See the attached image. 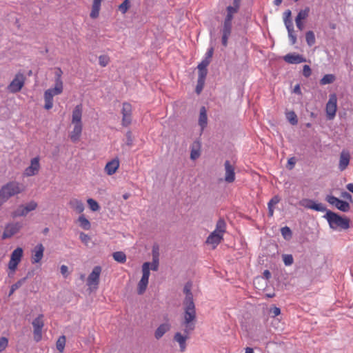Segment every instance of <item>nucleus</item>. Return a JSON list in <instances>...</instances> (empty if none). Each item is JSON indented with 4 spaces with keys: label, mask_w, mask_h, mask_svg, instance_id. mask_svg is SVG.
<instances>
[{
    "label": "nucleus",
    "mask_w": 353,
    "mask_h": 353,
    "mask_svg": "<svg viewBox=\"0 0 353 353\" xmlns=\"http://www.w3.org/2000/svg\"><path fill=\"white\" fill-rule=\"evenodd\" d=\"M282 257L284 264L287 266L291 265L294 262L293 256L291 254H283Z\"/></svg>",
    "instance_id": "49"
},
{
    "label": "nucleus",
    "mask_w": 353,
    "mask_h": 353,
    "mask_svg": "<svg viewBox=\"0 0 353 353\" xmlns=\"http://www.w3.org/2000/svg\"><path fill=\"white\" fill-rule=\"evenodd\" d=\"M65 345V336L62 335L61 336L56 343L57 349L60 352H62L64 350Z\"/></svg>",
    "instance_id": "42"
},
{
    "label": "nucleus",
    "mask_w": 353,
    "mask_h": 353,
    "mask_svg": "<svg viewBox=\"0 0 353 353\" xmlns=\"http://www.w3.org/2000/svg\"><path fill=\"white\" fill-rule=\"evenodd\" d=\"M337 97L335 94L330 95L329 100L326 104V115L328 120H332L335 115L337 109Z\"/></svg>",
    "instance_id": "6"
},
{
    "label": "nucleus",
    "mask_w": 353,
    "mask_h": 353,
    "mask_svg": "<svg viewBox=\"0 0 353 353\" xmlns=\"http://www.w3.org/2000/svg\"><path fill=\"white\" fill-rule=\"evenodd\" d=\"M292 94L294 95V102L299 103L301 101V97L302 95L301 90H292Z\"/></svg>",
    "instance_id": "51"
},
{
    "label": "nucleus",
    "mask_w": 353,
    "mask_h": 353,
    "mask_svg": "<svg viewBox=\"0 0 353 353\" xmlns=\"http://www.w3.org/2000/svg\"><path fill=\"white\" fill-rule=\"evenodd\" d=\"M288 33V37L292 45H294L296 42V36L294 34V26L286 27Z\"/></svg>",
    "instance_id": "38"
},
{
    "label": "nucleus",
    "mask_w": 353,
    "mask_h": 353,
    "mask_svg": "<svg viewBox=\"0 0 353 353\" xmlns=\"http://www.w3.org/2000/svg\"><path fill=\"white\" fill-rule=\"evenodd\" d=\"M87 202L92 211L96 212L99 210L100 206L95 200L89 199H88Z\"/></svg>",
    "instance_id": "47"
},
{
    "label": "nucleus",
    "mask_w": 353,
    "mask_h": 353,
    "mask_svg": "<svg viewBox=\"0 0 353 353\" xmlns=\"http://www.w3.org/2000/svg\"><path fill=\"white\" fill-rule=\"evenodd\" d=\"M82 108L80 105H77L72 112V123L73 124H81Z\"/></svg>",
    "instance_id": "22"
},
{
    "label": "nucleus",
    "mask_w": 353,
    "mask_h": 353,
    "mask_svg": "<svg viewBox=\"0 0 353 353\" xmlns=\"http://www.w3.org/2000/svg\"><path fill=\"white\" fill-rule=\"evenodd\" d=\"M19 263V262H18L17 261L10 259L8 263V268L10 269V270L14 272L16 270Z\"/></svg>",
    "instance_id": "54"
},
{
    "label": "nucleus",
    "mask_w": 353,
    "mask_h": 353,
    "mask_svg": "<svg viewBox=\"0 0 353 353\" xmlns=\"http://www.w3.org/2000/svg\"><path fill=\"white\" fill-rule=\"evenodd\" d=\"M214 52V48L212 47L210 48L205 53V57L204 59H207L210 61V59L212 58Z\"/></svg>",
    "instance_id": "63"
},
{
    "label": "nucleus",
    "mask_w": 353,
    "mask_h": 353,
    "mask_svg": "<svg viewBox=\"0 0 353 353\" xmlns=\"http://www.w3.org/2000/svg\"><path fill=\"white\" fill-rule=\"evenodd\" d=\"M122 114V125L123 126H128L131 123L132 121V105L129 103L125 102L123 103L121 110Z\"/></svg>",
    "instance_id": "10"
},
{
    "label": "nucleus",
    "mask_w": 353,
    "mask_h": 353,
    "mask_svg": "<svg viewBox=\"0 0 353 353\" xmlns=\"http://www.w3.org/2000/svg\"><path fill=\"white\" fill-rule=\"evenodd\" d=\"M225 167V181L227 183H232L235 180L234 167L231 164L230 161L227 160L224 163Z\"/></svg>",
    "instance_id": "13"
},
{
    "label": "nucleus",
    "mask_w": 353,
    "mask_h": 353,
    "mask_svg": "<svg viewBox=\"0 0 353 353\" xmlns=\"http://www.w3.org/2000/svg\"><path fill=\"white\" fill-rule=\"evenodd\" d=\"M28 214L24 205H20L13 213L14 216H24Z\"/></svg>",
    "instance_id": "44"
},
{
    "label": "nucleus",
    "mask_w": 353,
    "mask_h": 353,
    "mask_svg": "<svg viewBox=\"0 0 353 353\" xmlns=\"http://www.w3.org/2000/svg\"><path fill=\"white\" fill-rule=\"evenodd\" d=\"M335 80L336 77L334 74H328L323 76V77L320 81V83L321 85H325L333 83Z\"/></svg>",
    "instance_id": "31"
},
{
    "label": "nucleus",
    "mask_w": 353,
    "mask_h": 353,
    "mask_svg": "<svg viewBox=\"0 0 353 353\" xmlns=\"http://www.w3.org/2000/svg\"><path fill=\"white\" fill-rule=\"evenodd\" d=\"M8 344V340L6 337H1L0 338V352H3Z\"/></svg>",
    "instance_id": "56"
},
{
    "label": "nucleus",
    "mask_w": 353,
    "mask_h": 353,
    "mask_svg": "<svg viewBox=\"0 0 353 353\" xmlns=\"http://www.w3.org/2000/svg\"><path fill=\"white\" fill-rule=\"evenodd\" d=\"M222 239L223 237L220 235L211 233L207 238L206 243L212 245V248L214 249L221 243Z\"/></svg>",
    "instance_id": "23"
},
{
    "label": "nucleus",
    "mask_w": 353,
    "mask_h": 353,
    "mask_svg": "<svg viewBox=\"0 0 353 353\" xmlns=\"http://www.w3.org/2000/svg\"><path fill=\"white\" fill-rule=\"evenodd\" d=\"M350 154L347 152L342 151L340 154V159H339V169L341 171L345 170L350 163Z\"/></svg>",
    "instance_id": "18"
},
{
    "label": "nucleus",
    "mask_w": 353,
    "mask_h": 353,
    "mask_svg": "<svg viewBox=\"0 0 353 353\" xmlns=\"http://www.w3.org/2000/svg\"><path fill=\"white\" fill-rule=\"evenodd\" d=\"M101 6L92 4L90 17L95 19L99 16Z\"/></svg>",
    "instance_id": "48"
},
{
    "label": "nucleus",
    "mask_w": 353,
    "mask_h": 353,
    "mask_svg": "<svg viewBox=\"0 0 353 353\" xmlns=\"http://www.w3.org/2000/svg\"><path fill=\"white\" fill-rule=\"evenodd\" d=\"M281 233L285 240H289L292 237V231L290 228L288 226L282 228L281 229Z\"/></svg>",
    "instance_id": "45"
},
{
    "label": "nucleus",
    "mask_w": 353,
    "mask_h": 353,
    "mask_svg": "<svg viewBox=\"0 0 353 353\" xmlns=\"http://www.w3.org/2000/svg\"><path fill=\"white\" fill-rule=\"evenodd\" d=\"M26 79V77L23 73H17L8 88H22L24 85Z\"/></svg>",
    "instance_id": "14"
},
{
    "label": "nucleus",
    "mask_w": 353,
    "mask_h": 353,
    "mask_svg": "<svg viewBox=\"0 0 353 353\" xmlns=\"http://www.w3.org/2000/svg\"><path fill=\"white\" fill-rule=\"evenodd\" d=\"M184 305V332L187 334L193 331L195 328L196 309L194 303H183Z\"/></svg>",
    "instance_id": "4"
},
{
    "label": "nucleus",
    "mask_w": 353,
    "mask_h": 353,
    "mask_svg": "<svg viewBox=\"0 0 353 353\" xmlns=\"http://www.w3.org/2000/svg\"><path fill=\"white\" fill-rule=\"evenodd\" d=\"M125 144L128 145V146H132V143H133V137H132V132L130 131H128L127 132L126 134H125Z\"/></svg>",
    "instance_id": "55"
},
{
    "label": "nucleus",
    "mask_w": 353,
    "mask_h": 353,
    "mask_svg": "<svg viewBox=\"0 0 353 353\" xmlns=\"http://www.w3.org/2000/svg\"><path fill=\"white\" fill-rule=\"evenodd\" d=\"M210 61L207 59H203L202 61L198 65L199 78L196 88H203L204 85L205 78L207 75V67Z\"/></svg>",
    "instance_id": "7"
},
{
    "label": "nucleus",
    "mask_w": 353,
    "mask_h": 353,
    "mask_svg": "<svg viewBox=\"0 0 353 353\" xmlns=\"http://www.w3.org/2000/svg\"><path fill=\"white\" fill-rule=\"evenodd\" d=\"M341 196L343 199H344L345 200H346V201H350V202H352V195H351L349 192H345V191L342 192H341Z\"/></svg>",
    "instance_id": "61"
},
{
    "label": "nucleus",
    "mask_w": 353,
    "mask_h": 353,
    "mask_svg": "<svg viewBox=\"0 0 353 353\" xmlns=\"http://www.w3.org/2000/svg\"><path fill=\"white\" fill-rule=\"evenodd\" d=\"M101 272L100 266H95L92 272L88 277L87 283L88 285H98L99 281V276Z\"/></svg>",
    "instance_id": "15"
},
{
    "label": "nucleus",
    "mask_w": 353,
    "mask_h": 353,
    "mask_svg": "<svg viewBox=\"0 0 353 353\" xmlns=\"http://www.w3.org/2000/svg\"><path fill=\"white\" fill-rule=\"evenodd\" d=\"M312 74V70L308 65H305L303 68V75L305 77H309Z\"/></svg>",
    "instance_id": "58"
},
{
    "label": "nucleus",
    "mask_w": 353,
    "mask_h": 353,
    "mask_svg": "<svg viewBox=\"0 0 353 353\" xmlns=\"http://www.w3.org/2000/svg\"><path fill=\"white\" fill-rule=\"evenodd\" d=\"M297 28L302 31L304 29V24L302 21H295Z\"/></svg>",
    "instance_id": "64"
},
{
    "label": "nucleus",
    "mask_w": 353,
    "mask_h": 353,
    "mask_svg": "<svg viewBox=\"0 0 353 353\" xmlns=\"http://www.w3.org/2000/svg\"><path fill=\"white\" fill-rule=\"evenodd\" d=\"M23 255V250L21 248H16L11 254L10 259H14L18 262L21 261V259Z\"/></svg>",
    "instance_id": "34"
},
{
    "label": "nucleus",
    "mask_w": 353,
    "mask_h": 353,
    "mask_svg": "<svg viewBox=\"0 0 353 353\" xmlns=\"http://www.w3.org/2000/svg\"><path fill=\"white\" fill-rule=\"evenodd\" d=\"M188 339L187 336H183L180 332H176L174 336V339L176 342L179 343L180 346V350L181 352L185 351L186 347V340Z\"/></svg>",
    "instance_id": "27"
},
{
    "label": "nucleus",
    "mask_w": 353,
    "mask_h": 353,
    "mask_svg": "<svg viewBox=\"0 0 353 353\" xmlns=\"http://www.w3.org/2000/svg\"><path fill=\"white\" fill-rule=\"evenodd\" d=\"M82 132V124H74V129L70 133V139L72 142H77Z\"/></svg>",
    "instance_id": "24"
},
{
    "label": "nucleus",
    "mask_w": 353,
    "mask_h": 353,
    "mask_svg": "<svg viewBox=\"0 0 353 353\" xmlns=\"http://www.w3.org/2000/svg\"><path fill=\"white\" fill-rule=\"evenodd\" d=\"M40 168L39 157H34L31 160L30 165L24 170V175L31 176L35 175Z\"/></svg>",
    "instance_id": "12"
},
{
    "label": "nucleus",
    "mask_w": 353,
    "mask_h": 353,
    "mask_svg": "<svg viewBox=\"0 0 353 353\" xmlns=\"http://www.w3.org/2000/svg\"><path fill=\"white\" fill-rule=\"evenodd\" d=\"M216 228L217 230L224 234L226 229V223L223 219H219L216 224Z\"/></svg>",
    "instance_id": "46"
},
{
    "label": "nucleus",
    "mask_w": 353,
    "mask_h": 353,
    "mask_svg": "<svg viewBox=\"0 0 353 353\" xmlns=\"http://www.w3.org/2000/svg\"><path fill=\"white\" fill-rule=\"evenodd\" d=\"M63 90H46L44 94L45 105L46 110H50L53 106V97L59 95Z\"/></svg>",
    "instance_id": "11"
},
{
    "label": "nucleus",
    "mask_w": 353,
    "mask_h": 353,
    "mask_svg": "<svg viewBox=\"0 0 353 353\" xmlns=\"http://www.w3.org/2000/svg\"><path fill=\"white\" fill-rule=\"evenodd\" d=\"M28 276L23 277L21 279H19L17 283L12 285L10 290L9 295H11L14 293V291H16L17 289H19L26 281Z\"/></svg>",
    "instance_id": "35"
},
{
    "label": "nucleus",
    "mask_w": 353,
    "mask_h": 353,
    "mask_svg": "<svg viewBox=\"0 0 353 353\" xmlns=\"http://www.w3.org/2000/svg\"><path fill=\"white\" fill-rule=\"evenodd\" d=\"M299 204L305 208L314 210L317 212H325L326 210V208L323 205V204L321 203H316L312 199H302L299 202Z\"/></svg>",
    "instance_id": "9"
},
{
    "label": "nucleus",
    "mask_w": 353,
    "mask_h": 353,
    "mask_svg": "<svg viewBox=\"0 0 353 353\" xmlns=\"http://www.w3.org/2000/svg\"><path fill=\"white\" fill-rule=\"evenodd\" d=\"M280 199L279 196H274L270 201L268 202V215L270 216H272L274 214V205L277 204L279 202Z\"/></svg>",
    "instance_id": "30"
},
{
    "label": "nucleus",
    "mask_w": 353,
    "mask_h": 353,
    "mask_svg": "<svg viewBox=\"0 0 353 353\" xmlns=\"http://www.w3.org/2000/svg\"><path fill=\"white\" fill-rule=\"evenodd\" d=\"M171 328V325L169 323H164L161 324L154 332V337L156 339H160L166 332Z\"/></svg>",
    "instance_id": "19"
},
{
    "label": "nucleus",
    "mask_w": 353,
    "mask_h": 353,
    "mask_svg": "<svg viewBox=\"0 0 353 353\" xmlns=\"http://www.w3.org/2000/svg\"><path fill=\"white\" fill-rule=\"evenodd\" d=\"M23 190V185L14 181L3 185L0 190V206L10 197L21 193Z\"/></svg>",
    "instance_id": "3"
},
{
    "label": "nucleus",
    "mask_w": 353,
    "mask_h": 353,
    "mask_svg": "<svg viewBox=\"0 0 353 353\" xmlns=\"http://www.w3.org/2000/svg\"><path fill=\"white\" fill-rule=\"evenodd\" d=\"M192 283L191 282H187L183 288V292L185 294V297L183 301V303H193V294L191 292Z\"/></svg>",
    "instance_id": "20"
},
{
    "label": "nucleus",
    "mask_w": 353,
    "mask_h": 353,
    "mask_svg": "<svg viewBox=\"0 0 353 353\" xmlns=\"http://www.w3.org/2000/svg\"><path fill=\"white\" fill-rule=\"evenodd\" d=\"M129 8V1L128 0H124L123 2L120 4L119 6V10L123 13L125 14L127 10Z\"/></svg>",
    "instance_id": "53"
},
{
    "label": "nucleus",
    "mask_w": 353,
    "mask_h": 353,
    "mask_svg": "<svg viewBox=\"0 0 353 353\" xmlns=\"http://www.w3.org/2000/svg\"><path fill=\"white\" fill-rule=\"evenodd\" d=\"M292 12L290 10H286L283 14V22L285 27H290L293 26L292 21L291 19Z\"/></svg>",
    "instance_id": "37"
},
{
    "label": "nucleus",
    "mask_w": 353,
    "mask_h": 353,
    "mask_svg": "<svg viewBox=\"0 0 353 353\" xmlns=\"http://www.w3.org/2000/svg\"><path fill=\"white\" fill-rule=\"evenodd\" d=\"M71 208L78 213H81L84 210V204L80 200L77 199H71L69 202Z\"/></svg>",
    "instance_id": "26"
},
{
    "label": "nucleus",
    "mask_w": 353,
    "mask_h": 353,
    "mask_svg": "<svg viewBox=\"0 0 353 353\" xmlns=\"http://www.w3.org/2000/svg\"><path fill=\"white\" fill-rule=\"evenodd\" d=\"M305 40L309 46H312L316 42L314 33L311 30L307 31L305 34Z\"/></svg>",
    "instance_id": "36"
},
{
    "label": "nucleus",
    "mask_w": 353,
    "mask_h": 353,
    "mask_svg": "<svg viewBox=\"0 0 353 353\" xmlns=\"http://www.w3.org/2000/svg\"><path fill=\"white\" fill-rule=\"evenodd\" d=\"M283 59L285 62L290 64H297L306 61V59L303 56L292 53L285 55Z\"/></svg>",
    "instance_id": "17"
},
{
    "label": "nucleus",
    "mask_w": 353,
    "mask_h": 353,
    "mask_svg": "<svg viewBox=\"0 0 353 353\" xmlns=\"http://www.w3.org/2000/svg\"><path fill=\"white\" fill-rule=\"evenodd\" d=\"M119 166V160L117 159H112L106 164L105 167V171L108 175H112L116 172Z\"/></svg>",
    "instance_id": "21"
},
{
    "label": "nucleus",
    "mask_w": 353,
    "mask_h": 353,
    "mask_svg": "<svg viewBox=\"0 0 353 353\" xmlns=\"http://www.w3.org/2000/svg\"><path fill=\"white\" fill-rule=\"evenodd\" d=\"M79 238H80L81 241L83 243H84L85 244H86V245H87V244L89 243V241H90V237L88 234H85V233H83V232H81V233H80Z\"/></svg>",
    "instance_id": "59"
},
{
    "label": "nucleus",
    "mask_w": 353,
    "mask_h": 353,
    "mask_svg": "<svg viewBox=\"0 0 353 353\" xmlns=\"http://www.w3.org/2000/svg\"><path fill=\"white\" fill-rule=\"evenodd\" d=\"M112 257L118 263H124L126 261V255L123 252L117 251L112 254Z\"/></svg>",
    "instance_id": "29"
},
{
    "label": "nucleus",
    "mask_w": 353,
    "mask_h": 353,
    "mask_svg": "<svg viewBox=\"0 0 353 353\" xmlns=\"http://www.w3.org/2000/svg\"><path fill=\"white\" fill-rule=\"evenodd\" d=\"M150 263L145 262L142 265V278L149 279Z\"/></svg>",
    "instance_id": "43"
},
{
    "label": "nucleus",
    "mask_w": 353,
    "mask_h": 353,
    "mask_svg": "<svg viewBox=\"0 0 353 353\" xmlns=\"http://www.w3.org/2000/svg\"><path fill=\"white\" fill-rule=\"evenodd\" d=\"M44 247L42 244L37 245L33 251L32 256V263H39L43 256Z\"/></svg>",
    "instance_id": "16"
},
{
    "label": "nucleus",
    "mask_w": 353,
    "mask_h": 353,
    "mask_svg": "<svg viewBox=\"0 0 353 353\" xmlns=\"http://www.w3.org/2000/svg\"><path fill=\"white\" fill-rule=\"evenodd\" d=\"M270 312L271 314L273 315V316H276L280 314L281 310L279 307L274 306V307L270 308Z\"/></svg>",
    "instance_id": "62"
},
{
    "label": "nucleus",
    "mask_w": 353,
    "mask_h": 353,
    "mask_svg": "<svg viewBox=\"0 0 353 353\" xmlns=\"http://www.w3.org/2000/svg\"><path fill=\"white\" fill-rule=\"evenodd\" d=\"M110 61V59L106 55H101L99 57V63L102 67H105Z\"/></svg>",
    "instance_id": "50"
},
{
    "label": "nucleus",
    "mask_w": 353,
    "mask_h": 353,
    "mask_svg": "<svg viewBox=\"0 0 353 353\" xmlns=\"http://www.w3.org/2000/svg\"><path fill=\"white\" fill-rule=\"evenodd\" d=\"M285 116L287 120L290 124L294 125L298 123L297 116L294 111L286 112Z\"/></svg>",
    "instance_id": "32"
},
{
    "label": "nucleus",
    "mask_w": 353,
    "mask_h": 353,
    "mask_svg": "<svg viewBox=\"0 0 353 353\" xmlns=\"http://www.w3.org/2000/svg\"><path fill=\"white\" fill-rule=\"evenodd\" d=\"M150 268L153 271H157L159 268V258L155 255L152 258V261L150 263Z\"/></svg>",
    "instance_id": "52"
},
{
    "label": "nucleus",
    "mask_w": 353,
    "mask_h": 353,
    "mask_svg": "<svg viewBox=\"0 0 353 353\" xmlns=\"http://www.w3.org/2000/svg\"><path fill=\"white\" fill-rule=\"evenodd\" d=\"M19 230V227L17 225H8L6 231L3 234V239L10 238L12 235H14Z\"/></svg>",
    "instance_id": "28"
},
{
    "label": "nucleus",
    "mask_w": 353,
    "mask_h": 353,
    "mask_svg": "<svg viewBox=\"0 0 353 353\" xmlns=\"http://www.w3.org/2000/svg\"><path fill=\"white\" fill-rule=\"evenodd\" d=\"M208 123L207 111L204 106H202L200 109L199 125L201 129L203 130Z\"/></svg>",
    "instance_id": "25"
},
{
    "label": "nucleus",
    "mask_w": 353,
    "mask_h": 353,
    "mask_svg": "<svg viewBox=\"0 0 353 353\" xmlns=\"http://www.w3.org/2000/svg\"><path fill=\"white\" fill-rule=\"evenodd\" d=\"M200 156V152L199 150H196L194 148H192L191 152H190V158L193 160L199 158Z\"/></svg>",
    "instance_id": "60"
},
{
    "label": "nucleus",
    "mask_w": 353,
    "mask_h": 353,
    "mask_svg": "<svg viewBox=\"0 0 353 353\" xmlns=\"http://www.w3.org/2000/svg\"><path fill=\"white\" fill-rule=\"evenodd\" d=\"M79 222L80 223V226L83 229L89 230L90 228V221L83 215L79 217Z\"/></svg>",
    "instance_id": "41"
},
{
    "label": "nucleus",
    "mask_w": 353,
    "mask_h": 353,
    "mask_svg": "<svg viewBox=\"0 0 353 353\" xmlns=\"http://www.w3.org/2000/svg\"><path fill=\"white\" fill-rule=\"evenodd\" d=\"M325 201L343 212H347L350 210V205L347 201L341 200L333 195H327Z\"/></svg>",
    "instance_id": "5"
},
{
    "label": "nucleus",
    "mask_w": 353,
    "mask_h": 353,
    "mask_svg": "<svg viewBox=\"0 0 353 353\" xmlns=\"http://www.w3.org/2000/svg\"><path fill=\"white\" fill-rule=\"evenodd\" d=\"M309 12V8H305V9L300 10L296 17L295 21H303L305 19L308 17Z\"/></svg>",
    "instance_id": "39"
},
{
    "label": "nucleus",
    "mask_w": 353,
    "mask_h": 353,
    "mask_svg": "<svg viewBox=\"0 0 353 353\" xmlns=\"http://www.w3.org/2000/svg\"><path fill=\"white\" fill-rule=\"evenodd\" d=\"M24 207L26 209V210L28 212H30L36 209V208L37 207V203L32 201L27 203L26 205H24Z\"/></svg>",
    "instance_id": "57"
},
{
    "label": "nucleus",
    "mask_w": 353,
    "mask_h": 353,
    "mask_svg": "<svg viewBox=\"0 0 353 353\" xmlns=\"http://www.w3.org/2000/svg\"><path fill=\"white\" fill-rule=\"evenodd\" d=\"M148 280L149 279L141 277V280L139 281V282L138 283V294H142L145 291L146 288L148 284Z\"/></svg>",
    "instance_id": "33"
},
{
    "label": "nucleus",
    "mask_w": 353,
    "mask_h": 353,
    "mask_svg": "<svg viewBox=\"0 0 353 353\" xmlns=\"http://www.w3.org/2000/svg\"><path fill=\"white\" fill-rule=\"evenodd\" d=\"M323 218L327 220L329 226L333 230H347L350 228V220L346 216H342L331 210H327Z\"/></svg>",
    "instance_id": "2"
},
{
    "label": "nucleus",
    "mask_w": 353,
    "mask_h": 353,
    "mask_svg": "<svg viewBox=\"0 0 353 353\" xmlns=\"http://www.w3.org/2000/svg\"><path fill=\"white\" fill-rule=\"evenodd\" d=\"M43 318V315L40 314L34 319L32 323L34 328V339L37 342L41 341L42 338V328L44 325Z\"/></svg>",
    "instance_id": "8"
},
{
    "label": "nucleus",
    "mask_w": 353,
    "mask_h": 353,
    "mask_svg": "<svg viewBox=\"0 0 353 353\" xmlns=\"http://www.w3.org/2000/svg\"><path fill=\"white\" fill-rule=\"evenodd\" d=\"M55 76L57 77L56 83L54 88H62V82L60 80L61 76L62 74V71L60 68H56L54 72Z\"/></svg>",
    "instance_id": "40"
},
{
    "label": "nucleus",
    "mask_w": 353,
    "mask_h": 353,
    "mask_svg": "<svg viewBox=\"0 0 353 353\" xmlns=\"http://www.w3.org/2000/svg\"><path fill=\"white\" fill-rule=\"evenodd\" d=\"M241 1V0H233V5L226 8V15L220 30L221 33V43L225 47L228 46V39L232 33L234 14L239 11Z\"/></svg>",
    "instance_id": "1"
}]
</instances>
